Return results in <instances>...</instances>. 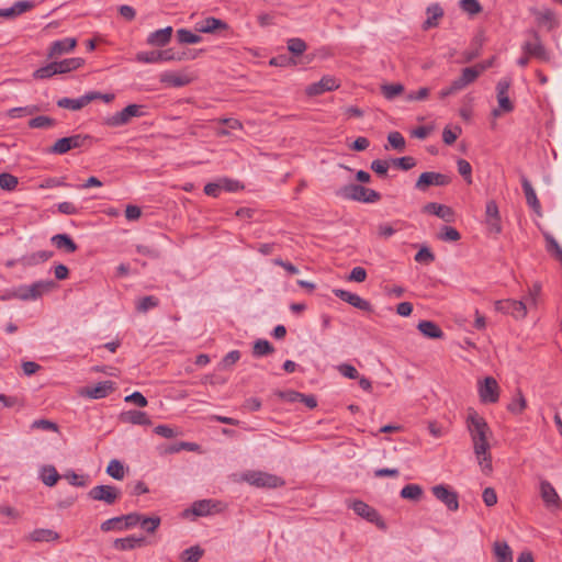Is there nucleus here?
<instances>
[{"label": "nucleus", "instance_id": "f257e3e1", "mask_svg": "<svg viewBox=\"0 0 562 562\" xmlns=\"http://www.w3.org/2000/svg\"><path fill=\"white\" fill-rule=\"evenodd\" d=\"M467 424L473 441L474 453H484L485 449H490V443L487 441L490 427L487 423L475 411H470L467 417Z\"/></svg>", "mask_w": 562, "mask_h": 562}, {"label": "nucleus", "instance_id": "f03ea898", "mask_svg": "<svg viewBox=\"0 0 562 562\" xmlns=\"http://www.w3.org/2000/svg\"><path fill=\"white\" fill-rule=\"evenodd\" d=\"M337 194L344 199L362 203H375L381 199V194L378 191L355 183L340 188Z\"/></svg>", "mask_w": 562, "mask_h": 562}, {"label": "nucleus", "instance_id": "7ed1b4c3", "mask_svg": "<svg viewBox=\"0 0 562 562\" xmlns=\"http://www.w3.org/2000/svg\"><path fill=\"white\" fill-rule=\"evenodd\" d=\"M56 286L53 280H40L30 285L23 284L15 288V296L21 301H35Z\"/></svg>", "mask_w": 562, "mask_h": 562}, {"label": "nucleus", "instance_id": "20e7f679", "mask_svg": "<svg viewBox=\"0 0 562 562\" xmlns=\"http://www.w3.org/2000/svg\"><path fill=\"white\" fill-rule=\"evenodd\" d=\"M241 479L256 487L277 488L284 485L280 476L262 471H247Z\"/></svg>", "mask_w": 562, "mask_h": 562}, {"label": "nucleus", "instance_id": "39448f33", "mask_svg": "<svg viewBox=\"0 0 562 562\" xmlns=\"http://www.w3.org/2000/svg\"><path fill=\"white\" fill-rule=\"evenodd\" d=\"M144 106L138 104H130L122 111L109 115L104 119L103 124L110 127H119L126 125L133 117H139L144 114Z\"/></svg>", "mask_w": 562, "mask_h": 562}, {"label": "nucleus", "instance_id": "423d86ee", "mask_svg": "<svg viewBox=\"0 0 562 562\" xmlns=\"http://www.w3.org/2000/svg\"><path fill=\"white\" fill-rule=\"evenodd\" d=\"M522 53L539 61H549L550 53L543 46L539 34L531 32V36L521 46Z\"/></svg>", "mask_w": 562, "mask_h": 562}, {"label": "nucleus", "instance_id": "0eeeda50", "mask_svg": "<svg viewBox=\"0 0 562 562\" xmlns=\"http://www.w3.org/2000/svg\"><path fill=\"white\" fill-rule=\"evenodd\" d=\"M350 508L360 517L368 520L369 522L375 524L380 529H386L384 520L381 518L376 509L369 506L362 501H353L349 505Z\"/></svg>", "mask_w": 562, "mask_h": 562}, {"label": "nucleus", "instance_id": "6e6552de", "mask_svg": "<svg viewBox=\"0 0 562 562\" xmlns=\"http://www.w3.org/2000/svg\"><path fill=\"white\" fill-rule=\"evenodd\" d=\"M477 392L480 401L484 404H494L499 398V385L492 376H486L479 382Z\"/></svg>", "mask_w": 562, "mask_h": 562}, {"label": "nucleus", "instance_id": "1a4fd4ad", "mask_svg": "<svg viewBox=\"0 0 562 562\" xmlns=\"http://www.w3.org/2000/svg\"><path fill=\"white\" fill-rule=\"evenodd\" d=\"M452 178L449 175L427 171L423 172L415 183V188L420 191H426L430 186L445 187L451 183Z\"/></svg>", "mask_w": 562, "mask_h": 562}, {"label": "nucleus", "instance_id": "9d476101", "mask_svg": "<svg viewBox=\"0 0 562 562\" xmlns=\"http://www.w3.org/2000/svg\"><path fill=\"white\" fill-rule=\"evenodd\" d=\"M87 139H89L88 135H80V134L59 138L50 147L49 153L57 154V155H64L71 149L79 148V147L83 146Z\"/></svg>", "mask_w": 562, "mask_h": 562}, {"label": "nucleus", "instance_id": "9b49d317", "mask_svg": "<svg viewBox=\"0 0 562 562\" xmlns=\"http://www.w3.org/2000/svg\"><path fill=\"white\" fill-rule=\"evenodd\" d=\"M509 88H510V79H508V78H503L497 82L496 92H497L498 109L493 110L494 116H499L501 112H512L513 111L514 105L508 97Z\"/></svg>", "mask_w": 562, "mask_h": 562}, {"label": "nucleus", "instance_id": "f8f14e48", "mask_svg": "<svg viewBox=\"0 0 562 562\" xmlns=\"http://www.w3.org/2000/svg\"><path fill=\"white\" fill-rule=\"evenodd\" d=\"M88 496L93 501L113 505L120 498L121 491L111 485H97L89 491Z\"/></svg>", "mask_w": 562, "mask_h": 562}, {"label": "nucleus", "instance_id": "ddd939ff", "mask_svg": "<svg viewBox=\"0 0 562 562\" xmlns=\"http://www.w3.org/2000/svg\"><path fill=\"white\" fill-rule=\"evenodd\" d=\"M431 492H432L434 496L438 501L443 503L449 510H451V512L458 510V508H459L458 494L453 490H451L449 486L443 485V484L435 485L431 488Z\"/></svg>", "mask_w": 562, "mask_h": 562}, {"label": "nucleus", "instance_id": "4468645a", "mask_svg": "<svg viewBox=\"0 0 562 562\" xmlns=\"http://www.w3.org/2000/svg\"><path fill=\"white\" fill-rule=\"evenodd\" d=\"M496 310L505 314H509L513 317L520 319L527 315V303L517 300H502L497 301Z\"/></svg>", "mask_w": 562, "mask_h": 562}, {"label": "nucleus", "instance_id": "2eb2a0df", "mask_svg": "<svg viewBox=\"0 0 562 562\" xmlns=\"http://www.w3.org/2000/svg\"><path fill=\"white\" fill-rule=\"evenodd\" d=\"M540 496L544 503V505L550 508H559L562 504V501L557 493L554 486L547 480H541L540 482Z\"/></svg>", "mask_w": 562, "mask_h": 562}, {"label": "nucleus", "instance_id": "dca6fc26", "mask_svg": "<svg viewBox=\"0 0 562 562\" xmlns=\"http://www.w3.org/2000/svg\"><path fill=\"white\" fill-rule=\"evenodd\" d=\"M333 293L339 297L340 300L347 302L348 304L352 305L356 308H359L361 311L371 312L372 306L369 301L362 299L356 293H351L349 291L342 290V289H335L333 290Z\"/></svg>", "mask_w": 562, "mask_h": 562}, {"label": "nucleus", "instance_id": "f3484780", "mask_svg": "<svg viewBox=\"0 0 562 562\" xmlns=\"http://www.w3.org/2000/svg\"><path fill=\"white\" fill-rule=\"evenodd\" d=\"M222 509L221 502L213 499H201L192 504L191 513L196 517H203L218 513Z\"/></svg>", "mask_w": 562, "mask_h": 562}, {"label": "nucleus", "instance_id": "a211bd4d", "mask_svg": "<svg viewBox=\"0 0 562 562\" xmlns=\"http://www.w3.org/2000/svg\"><path fill=\"white\" fill-rule=\"evenodd\" d=\"M339 88V82L335 77L324 76L318 82H314L306 88L308 95H319L327 91Z\"/></svg>", "mask_w": 562, "mask_h": 562}, {"label": "nucleus", "instance_id": "6ab92c4d", "mask_svg": "<svg viewBox=\"0 0 562 562\" xmlns=\"http://www.w3.org/2000/svg\"><path fill=\"white\" fill-rule=\"evenodd\" d=\"M173 33L172 26H166L148 34L146 43L154 47H165L171 41Z\"/></svg>", "mask_w": 562, "mask_h": 562}, {"label": "nucleus", "instance_id": "aec40b11", "mask_svg": "<svg viewBox=\"0 0 562 562\" xmlns=\"http://www.w3.org/2000/svg\"><path fill=\"white\" fill-rule=\"evenodd\" d=\"M97 98L98 95L95 94L87 93L77 99L61 98L57 101V105L63 109L78 111L88 105L91 101L95 100Z\"/></svg>", "mask_w": 562, "mask_h": 562}, {"label": "nucleus", "instance_id": "412c9836", "mask_svg": "<svg viewBox=\"0 0 562 562\" xmlns=\"http://www.w3.org/2000/svg\"><path fill=\"white\" fill-rule=\"evenodd\" d=\"M521 187L528 206L531 207L538 216H542L541 204L537 198V193L526 177H521Z\"/></svg>", "mask_w": 562, "mask_h": 562}, {"label": "nucleus", "instance_id": "4be33fe9", "mask_svg": "<svg viewBox=\"0 0 562 562\" xmlns=\"http://www.w3.org/2000/svg\"><path fill=\"white\" fill-rule=\"evenodd\" d=\"M113 390L114 383L112 381H103L94 386L86 387L82 394L90 398L99 400L108 396Z\"/></svg>", "mask_w": 562, "mask_h": 562}, {"label": "nucleus", "instance_id": "5701e85b", "mask_svg": "<svg viewBox=\"0 0 562 562\" xmlns=\"http://www.w3.org/2000/svg\"><path fill=\"white\" fill-rule=\"evenodd\" d=\"M120 420L132 425L147 426L151 424V420L147 413L136 409H130L121 413Z\"/></svg>", "mask_w": 562, "mask_h": 562}, {"label": "nucleus", "instance_id": "b1692460", "mask_svg": "<svg viewBox=\"0 0 562 562\" xmlns=\"http://www.w3.org/2000/svg\"><path fill=\"white\" fill-rule=\"evenodd\" d=\"M34 2L29 0L16 1L12 7L0 9V18L11 19L34 8Z\"/></svg>", "mask_w": 562, "mask_h": 562}, {"label": "nucleus", "instance_id": "393cba45", "mask_svg": "<svg viewBox=\"0 0 562 562\" xmlns=\"http://www.w3.org/2000/svg\"><path fill=\"white\" fill-rule=\"evenodd\" d=\"M77 41L74 37H65L52 43L48 56L50 58L69 53L76 47Z\"/></svg>", "mask_w": 562, "mask_h": 562}, {"label": "nucleus", "instance_id": "a878e982", "mask_svg": "<svg viewBox=\"0 0 562 562\" xmlns=\"http://www.w3.org/2000/svg\"><path fill=\"white\" fill-rule=\"evenodd\" d=\"M423 211L425 213L436 215L446 222H451L453 220L452 209L443 204L430 202L424 206Z\"/></svg>", "mask_w": 562, "mask_h": 562}, {"label": "nucleus", "instance_id": "bb28decb", "mask_svg": "<svg viewBox=\"0 0 562 562\" xmlns=\"http://www.w3.org/2000/svg\"><path fill=\"white\" fill-rule=\"evenodd\" d=\"M486 223L491 227V231L501 233L502 227L499 224V212L495 201H488L485 209Z\"/></svg>", "mask_w": 562, "mask_h": 562}, {"label": "nucleus", "instance_id": "cd10ccee", "mask_svg": "<svg viewBox=\"0 0 562 562\" xmlns=\"http://www.w3.org/2000/svg\"><path fill=\"white\" fill-rule=\"evenodd\" d=\"M222 29H227V24L213 16H209L195 25V30L200 33H214Z\"/></svg>", "mask_w": 562, "mask_h": 562}, {"label": "nucleus", "instance_id": "c85d7f7f", "mask_svg": "<svg viewBox=\"0 0 562 562\" xmlns=\"http://www.w3.org/2000/svg\"><path fill=\"white\" fill-rule=\"evenodd\" d=\"M417 329L427 338L440 339L443 337V331L441 328L431 321L419 322Z\"/></svg>", "mask_w": 562, "mask_h": 562}, {"label": "nucleus", "instance_id": "c756f323", "mask_svg": "<svg viewBox=\"0 0 562 562\" xmlns=\"http://www.w3.org/2000/svg\"><path fill=\"white\" fill-rule=\"evenodd\" d=\"M52 243L57 249L72 254L77 250L76 243L67 234H57L52 237Z\"/></svg>", "mask_w": 562, "mask_h": 562}, {"label": "nucleus", "instance_id": "7c9ffc66", "mask_svg": "<svg viewBox=\"0 0 562 562\" xmlns=\"http://www.w3.org/2000/svg\"><path fill=\"white\" fill-rule=\"evenodd\" d=\"M496 562H513V551L505 541H496L493 546Z\"/></svg>", "mask_w": 562, "mask_h": 562}, {"label": "nucleus", "instance_id": "2f4dec72", "mask_svg": "<svg viewBox=\"0 0 562 562\" xmlns=\"http://www.w3.org/2000/svg\"><path fill=\"white\" fill-rule=\"evenodd\" d=\"M160 82L171 87H183L190 82V79L184 75L166 71L160 75Z\"/></svg>", "mask_w": 562, "mask_h": 562}, {"label": "nucleus", "instance_id": "473e14b6", "mask_svg": "<svg viewBox=\"0 0 562 562\" xmlns=\"http://www.w3.org/2000/svg\"><path fill=\"white\" fill-rule=\"evenodd\" d=\"M427 20L424 22V30L437 26L438 20L442 18L443 10L438 3H434L427 8Z\"/></svg>", "mask_w": 562, "mask_h": 562}, {"label": "nucleus", "instance_id": "72a5a7b5", "mask_svg": "<svg viewBox=\"0 0 562 562\" xmlns=\"http://www.w3.org/2000/svg\"><path fill=\"white\" fill-rule=\"evenodd\" d=\"M143 541H144L143 538H135L133 536H130L126 538L115 539L113 542V547L116 550H122V551L133 550L136 547L142 546Z\"/></svg>", "mask_w": 562, "mask_h": 562}, {"label": "nucleus", "instance_id": "f704fd0d", "mask_svg": "<svg viewBox=\"0 0 562 562\" xmlns=\"http://www.w3.org/2000/svg\"><path fill=\"white\" fill-rule=\"evenodd\" d=\"M485 69V65H475L472 67H467L462 69L461 78L463 79L465 85L469 86L473 83Z\"/></svg>", "mask_w": 562, "mask_h": 562}, {"label": "nucleus", "instance_id": "c9c22d12", "mask_svg": "<svg viewBox=\"0 0 562 562\" xmlns=\"http://www.w3.org/2000/svg\"><path fill=\"white\" fill-rule=\"evenodd\" d=\"M543 237L547 243V245H546L547 251L549 254H551L557 260H559L562 263V248L560 247V245L558 244L555 238L547 232L543 233Z\"/></svg>", "mask_w": 562, "mask_h": 562}, {"label": "nucleus", "instance_id": "e433bc0d", "mask_svg": "<svg viewBox=\"0 0 562 562\" xmlns=\"http://www.w3.org/2000/svg\"><path fill=\"white\" fill-rule=\"evenodd\" d=\"M83 63H85L83 59L80 57H71V58H66L64 60L57 61V66L59 69V74H66L71 70L78 69L79 67H81L83 65Z\"/></svg>", "mask_w": 562, "mask_h": 562}, {"label": "nucleus", "instance_id": "4c0bfd02", "mask_svg": "<svg viewBox=\"0 0 562 562\" xmlns=\"http://www.w3.org/2000/svg\"><path fill=\"white\" fill-rule=\"evenodd\" d=\"M60 475L53 465H45L41 472V479L47 486H54L59 480Z\"/></svg>", "mask_w": 562, "mask_h": 562}, {"label": "nucleus", "instance_id": "58836bf2", "mask_svg": "<svg viewBox=\"0 0 562 562\" xmlns=\"http://www.w3.org/2000/svg\"><path fill=\"white\" fill-rule=\"evenodd\" d=\"M58 533L50 529H36L31 533V539L36 542H49L57 540Z\"/></svg>", "mask_w": 562, "mask_h": 562}, {"label": "nucleus", "instance_id": "ea45409f", "mask_svg": "<svg viewBox=\"0 0 562 562\" xmlns=\"http://www.w3.org/2000/svg\"><path fill=\"white\" fill-rule=\"evenodd\" d=\"M402 498L418 501L423 495V488L418 484H407L400 493Z\"/></svg>", "mask_w": 562, "mask_h": 562}, {"label": "nucleus", "instance_id": "a19ab883", "mask_svg": "<svg viewBox=\"0 0 562 562\" xmlns=\"http://www.w3.org/2000/svg\"><path fill=\"white\" fill-rule=\"evenodd\" d=\"M381 92L386 100H393L404 92L402 83H385L381 86Z\"/></svg>", "mask_w": 562, "mask_h": 562}, {"label": "nucleus", "instance_id": "79ce46f5", "mask_svg": "<svg viewBox=\"0 0 562 562\" xmlns=\"http://www.w3.org/2000/svg\"><path fill=\"white\" fill-rule=\"evenodd\" d=\"M57 74H59L57 61H52L46 66L36 69L33 76L36 79H47Z\"/></svg>", "mask_w": 562, "mask_h": 562}, {"label": "nucleus", "instance_id": "37998d69", "mask_svg": "<svg viewBox=\"0 0 562 562\" xmlns=\"http://www.w3.org/2000/svg\"><path fill=\"white\" fill-rule=\"evenodd\" d=\"M274 351L273 346L266 339H258L254 344L252 353L255 357H263Z\"/></svg>", "mask_w": 562, "mask_h": 562}, {"label": "nucleus", "instance_id": "c03bdc74", "mask_svg": "<svg viewBox=\"0 0 562 562\" xmlns=\"http://www.w3.org/2000/svg\"><path fill=\"white\" fill-rule=\"evenodd\" d=\"M203 549H201L199 546H193L186 549L181 553L180 560L182 562H198L203 557Z\"/></svg>", "mask_w": 562, "mask_h": 562}, {"label": "nucleus", "instance_id": "a18cd8bd", "mask_svg": "<svg viewBox=\"0 0 562 562\" xmlns=\"http://www.w3.org/2000/svg\"><path fill=\"white\" fill-rule=\"evenodd\" d=\"M527 407V402L520 391L517 392L516 397H514L510 403L507 405V409L516 415L521 414Z\"/></svg>", "mask_w": 562, "mask_h": 562}, {"label": "nucleus", "instance_id": "49530a36", "mask_svg": "<svg viewBox=\"0 0 562 562\" xmlns=\"http://www.w3.org/2000/svg\"><path fill=\"white\" fill-rule=\"evenodd\" d=\"M177 38L181 44H198L202 41V37L187 29H179L177 31Z\"/></svg>", "mask_w": 562, "mask_h": 562}, {"label": "nucleus", "instance_id": "de8ad7c7", "mask_svg": "<svg viewBox=\"0 0 562 562\" xmlns=\"http://www.w3.org/2000/svg\"><path fill=\"white\" fill-rule=\"evenodd\" d=\"M56 122L54 119L45 115L33 117L29 121L31 128H50L55 126Z\"/></svg>", "mask_w": 562, "mask_h": 562}, {"label": "nucleus", "instance_id": "09e8293b", "mask_svg": "<svg viewBox=\"0 0 562 562\" xmlns=\"http://www.w3.org/2000/svg\"><path fill=\"white\" fill-rule=\"evenodd\" d=\"M458 172L463 177L468 184L472 183V166L463 158L457 160Z\"/></svg>", "mask_w": 562, "mask_h": 562}, {"label": "nucleus", "instance_id": "8fccbe9b", "mask_svg": "<svg viewBox=\"0 0 562 562\" xmlns=\"http://www.w3.org/2000/svg\"><path fill=\"white\" fill-rule=\"evenodd\" d=\"M100 528L104 532H109V531H113V530L122 531V530H124L123 518L121 516L110 518V519L103 521L101 524Z\"/></svg>", "mask_w": 562, "mask_h": 562}, {"label": "nucleus", "instance_id": "3c124183", "mask_svg": "<svg viewBox=\"0 0 562 562\" xmlns=\"http://www.w3.org/2000/svg\"><path fill=\"white\" fill-rule=\"evenodd\" d=\"M19 184V180L11 173H0V188L5 191H13Z\"/></svg>", "mask_w": 562, "mask_h": 562}, {"label": "nucleus", "instance_id": "603ef678", "mask_svg": "<svg viewBox=\"0 0 562 562\" xmlns=\"http://www.w3.org/2000/svg\"><path fill=\"white\" fill-rule=\"evenodd\" d=\"M106 473L115 480H122L125 474L123 464L116 459L110 461Z\"/></svg>", "mask_w": 562, "mask_h": 562}, {"label": "nucleus", "instance_id": "864d4df0", "mask_svg": "<svg viewBox=\"0 0 562 562\" xmlns=\"http://www.w3.org/2000/svg\"><path fill=\"white\" fill-rule=\"evenodd\" d=\"M38 111V108L36 105H26L21 108H13L10 109L8 114L12 119H19L26 115H32Z\"/></svg>", "mask_w": 562, "mask_h": 562}, {"label": "nucleus", "instance_id": "5fc2aeb1", "mask_svg": "<svg viewBox=\"0 0 562 562\" xmlns=\"http://www.w3.org/2000/svg\"><path fill=\"white\" fill-rule=\"evenodd\" d=\"M159 304V300L154 296V295H148V296H144L142 297L138 302H137V311L138 312H142V313H145L147 312L148 310L150 308H154L156 306H158Z\"/></svg>", "mask_w": 562, "mask_h": 562}, {"label": "nucleus", "instance_id": "6e6d98bb", "mask_svg": "<svg viewBox=\"0 0 562 562\" xmlns=\"http://www.w3.org/2000/svg\"><path fill=\"white\" fill-rule=\"evenodd\" d=\"M387 142L390 146L398 151H403L405 149V138L400 132H391L387 135Z\"/></svg>", "mask_w": 562, "mask_h": 562}, {"label": "nucleus", "instance_id": "4d7b16f0", "mask_svg": "<svg viewBox=\"0 0 562 562\" xmlns=\"http://www.w3.org/2000/svg\"><path fill=\"white\" fill-rule=\"evenodd\" d=\"M438 238L442 241H458L461 235L454 227L443 226Z\"/></svg>", "mask_w": 562, "mask_h": 562}, {"label": "nucleus", "instance_id": "13d9d810", "mask_svg": "<svg viewBox=\"0 0 562 562\" xmlns=\"http://www.w3.org/2000/svg\"><path fill=\"white\" fill-rule=\"evenodd\" d=\"M0 516L7 518V520L3 521L4 524H9L11 521H16L18 519H20L21 514L16 508H14L12 506L1 505L0 506Z\"/></svg>", "mask_w": 562, "mask_h": 562}, {"label": "nucleus", "instance_id": "bf43d9fd", "mask_svg": "<svg viewBox=\"0 0 562 562\" xmlns=\"http://www.w3.org/2000/svg\"><path fill=\"white\" fill-rule=\"evenodd\" d=\"M31 429H40L44 431H58V425L48 419H36L31 424Z\"/></svg>", "mask_w": 562, "mask_h": 562}, {"label": "nucleus", "instance_id": "052dcab7", "mask_svg": "<svg viewBox=\"0 0 562 562\" xmlns=\"http://www.w3.org/2000/svg\"><path fill=\"white\" fill-rule=\"evenodd\" d=\"M160 526V518L155 517H142L140 527L149 533H154Z\"/></svg>", "mask_w": 562, "mask_h": 562}, {"label": "nucleus", "instance_id": "680f3d73", "mask_svg": "<svg viewBox=\"0 0 562 562\" xmlns=\"http://www.w3.org/2000/svg\"><path fill=\"white\" fill-rule=\"evenodd\" d=\"M288 49L293 55H302L306 50V44L303 40L294 37L288 41Z\"/></svg>", "mask_w": 562, "mask_h": 562}, {"label": "nucleus", "instance_id": "e2e57ef3", "mask_svg": "<svg viewBox=\"0 0 562 562\" xmlns=\"http://www.w3.org/2000/svg\"><path fill=\"white\" fill-rule=\"evenodd\" d=\"M391 164L402 170H409L416 165V160L411 156L393 158Z\"/></svg>", "mask_w": 562, "mask_h": 562}, {"label": "nucleus", "instance_id": "0e129e2a", "mask_svg": "<svg viewBox=\"0 0 562 562\" xmlns=\"http://www.w3.org/2000/svg\"><path fill=\"white\" fill-rule=\"evenodd\" d=\"M540 293H541V284L539 282L533 283L532 286L529 288V292H528L527 296L525 297V303H527V305H530V306L531 305L536 306Z\"/></svg>", "mask_w": 562, "mask_h": 562}, {"label": "nucleus", "instance_id": "69168bd1", "mask_svg": "<svg viewBox=\"0 0 562 562\" xmlns=\"http://www.w3.org/2000/svg\"><path fill=\"white\" fill-rule=\"evenodd\" d=\"M460 7L464 12L477 14L482 11V7L477 0H460Z\"/></svg>", "mask_w": 562, "mask_h": 562}, {"label": "nucleus", "instance_id": "338daca9", "mask_svg": "<svg viewBox=\"0 0 562 562\" xmlns=\"http://www.w3.org/2000/svg\"><path fill=\"white\" fill-rule=\"evenodd\" d=\"M135 59L139 63L144 64H156L158 61V52L151 50V52H139L136 54Z\"/></svg>", "mask_w": 562, "mask_h": 562}, {"label": "nucleus", "instance_id": "774afa93", "mask_svg": "<svg viewBox=\"0 0 562 562\" xmlns=\"http://www.w3.org/2000/svg\"><path fill=\"white\" fill-rule=\"evenodd\" d=\"M390 161L382 160V159H375L371 162V169L380 177L386 176Z\"/></svg>", "mask_w": 562, "mask_h": 562}]
</instances>
